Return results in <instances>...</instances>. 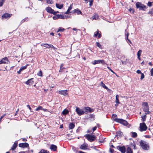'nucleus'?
<instances>
[{
	"label": "nucleus",
	"instance_id": "obj_19",
	"mask_svg": "<svg viewBox=\"0 0 153 153\" xmlns=\"http://www.w3.org/2000/svg\"><path fill=\"white\" fill-rule=\"evenodd\" d=\"M56 7L59 9H61L63 6V4H59L56 3Z\"/></svg>",
	"mask_w": 153,
	"mask_h": 153
},
{
	"label": "nucleus",
	"instance_id": "obj_23",
	"mask_svg": "<svg viewBox=\"0 0 153 153\" xmlns=\"http://www.w3.org/2000/svg\"><path fill=\"white\" fill-rule=\"evenodd\" d=\"M100 85L103 87L104 88L107 90L108 88V87L103 83L102 82H101L100 84Z\"/></svg>",
	"mask_w": 153,
	"mask_h": 153
},
{
	"label": "nucleus",
	"instance_id": "obj_24",
	"mask_svg": "<svg viewBox=\"0 0 153 153\" xmlns=\"http://www.w3.org/2000/svg\"><path fill=\"white\" fill-rule=\"evenodd\" d=\"M126 153H133L132 150L130 147H128L127 148L126 150Z\"/></svg>",
	"mask_w": 153,
	"mask_h": 153
},
{
	"label": "nucleus",
	"instance_id": "obj_51",
	"mask_svg": "<svg viewBox=\"0 0 153 153\" xmlns=\"http://www.w3.org/2000/svg\"><path fill=\"white\" fill-rule=\"evenodd\" d=\"M88 109H89V112H91L93 111V109H91L90 108L88 107Z\"/></svg>",
	"mask_w": 153,
	"mask_h": 153
},
{
	"label": "nucleus",
	"instance_id": "obj_50",
	"mask_svg": "<svg viewBox=\"0 0 153 153\" xmlns=\"http://www.w3.org/2000/svg\"><path fill=\"white\" fill-rule=\"evenodd\" d=\"M84 109H85V112L86 113H88L89 112V109H88V107L85 108Z\"/></svg>",
	"mask_w": 153,
	"mask_h": 153
},
{
	"label": "nucleus",
	"instance_id": "obj_61",
	"mask_svg": "<svg viewBox=\"0 0 153 153\" xmlns=\"http://www.w3.org/2000/svg\"><path fill=\"white\" fill-rule=\"evenodd\" d=\"M27 106L28 107L29 109L30 110L31 109V108L30 107V106L29 105H27Z\"/></svg>",
	"mask_w": 153,
	"mask_h": 153
},
{
	"label": "nucleus",
	"instance_id": "obj_39",
	"mask_svg": "<svg viewBox=\"0 0 153 153\" xmlns=\"http://www.w3.org/2000/svg\"><path fill=\"white\" fill-rule=\"evenodd\" d=\"M142 52V51L141 50H139L137 53V56H140L141 55V53Z\"/></svg>",
	"mask_w": 153,
	"mask_h": 153
},
{
	"label": "nucleus",
	"instance_id": "obj_34",
	"mask_svg": "<svg viewBox=\"0 0 153 153\" xmlns=\"http://www.w3.org/2000/svg\"><path fill=\"white\" fill-rule=\"evenodd\" d=\"M98 16L97 15V14H96V13H95L94 14V15L93 16V19H96L98 18Z\"/></svg>",
	"mask_w": 153,
	"mask_h": 153
},
{
	"label": "nucleus",
	"instance_id": "obj_26",
	"mask_svg": "<svg viewBox=\"0 0 153 153\" xmlns=\"http://www.w3.org/2000/svg\"><path fill=\"white\" fill-rule=\"evenodd\" d=\"M62 113L63 115H66L69 113V111L67 109H65Z\"/></svg>",
	"mask_w": 153,
	"mask_h": 153
},
{
	"label": "nucleus",
	"instance_id": "obj_13",
	"mask_svg": "<svg viewBox=\"0 0 153 153\" xmlns=\"http://www.w3.org/2000/svg\"><path fill=\"white\" fill-rule=\"evenodd\" d=\"M123 135V133L122 132L118 131L117 132L116 135L117 138L121 137Z\"/></svg>",
	"mask_w": 153,
	"mask_h": 153
},
{
	"label": "nucleus",
	"instance_id": "obj_41",
	"mask_svg": "<svg viewBox=\"0 0 153 153\" xmlns=\"http://www.w3.org/2000/svg\"><path fill=\"white\" fill-rule=\"evenodd\" d=\"M37 75L39 76H42V72L40 71L37 74Z\"/></svg>",
	"mask_w": 153,
	"mask_h": 153
},
{
	"label": "nucleus",
	"instance_id": "obj_32",
	"mask_svg": "<svg viewBox=\"0 0 153 153\" xmlns=\"http://www.w3.org/2000/svg\"><path fill=\"white\" fill-rule=\"evenodd\" d=\"M65 30V29L63 28L60 27L59 28L58 30L56 32L58 33L59 32H62Z\"/></svg>",
	"mask_w": 153,
	"mask_h": 153
},
{
	"label": "nucleus",
	"instance_id": "obj_63",
	"mask_svg": "<svg viewBox=\"0 0 153 153\" xmlns=\"http://www.w3.org/2000/svg\"><path fill=\"white\" fill-rule=\"evenodd\" d=\"M22 71L21 70V69L19 71H17V72L19 74H20Z\"/></svg>",
	"mask_w": 153,
	"mask_h": 153
},
{
	"label": "nucleus",
	"instance_id": "obj_36",
	"mask_svg": "<svg viewBox=\"0 0 153 153\" xmlns=\"http://www.w3.org/2000/svg\"><path fill=\"white\" fill-rule=\"evenodd\" d=\"M42 107L41 106H39L35 110L36 111H38L39 110H42Z\"/></svg>",
	"mask_w": 153,
	"mask_h": 153
},
{
	"label": "nucleus",
	"instance_id": "obj_45",
	"mask_svg": "<svg viewBox=\"0 0 153 153\" xmlns=\"http://www.w3.org/2000/svg\"><path fill=\"white\" fill-rule=\"evenodd\" d=\"M49 48H53L54 50H55V49H57V48H56L55 47H54L53 46V45H52L49 44Z\"/></svg>",
	"mask_w": 153,
	"mask_h": 153
},
{
	"label": "nucleus",
	"instance_id": "obj_37",
	"mask_svg": "<svg viewBox=\"0 0 153 153\" xmlns=\"http://www.w3.org/2000/svg\"><path fill=\"white\" fill-rule=\"evenodd\" d=\"M58 16L59 17V19H64L65 18V16H64L62 15H59Z\"/></svg>",
	"mask_w": 153,
	"mask_h": 153
},
{
	"label": "nucleus",
	"instance_id": "obj_64",
	"mask_svg": "<svg viewBox=\"0 0 153 153\" xmlns=\"http://www.w3.org/2000/svg\"><path fill=\"white\" fill-rule=\"evenodd\" d=\"M22 140L23 141H24V142L26 141L27 140L25 138H22Z\"/></svg>",
	"mask_w": 153,
	"mask_h": 153
},
{
	"label": "nucleus",
	"instance_id": "obj_38",
	"mask_svg": "<svg viewBox=\"0 0 153 153\" xmlns=\"http://www.w3.org/2000/svg\"><path fill=\"white\" fill-rule=\"evenodd\" d=\"M80 50H79V49H78V50H77L76 52L75 53H76V56H77V55L78 56V58H80V55H79V54L78 53V52L80 51Z\"/></svg>",
	"mask_w": 153,
	"mask_h": 153
},
{
	"label": "nucleus",
	"instance_id": "obj_60",
	"mask_svg": "<svg viewBox=\"0 0 153 153\" xmlns=\"http://www.w3.org/2000/svg\"><path fill=\"white\" fill-rule=\"evenodd\" d=\"M129 11L131 12H132V13H133L134 12V10L133 9H129Z\"/></svg>",
	"mask_w": 153,
	"mask_h": 153
},
{
	"label": "nucleus",
	"instance_id": "obj_46",
	"mask_svg": "<svg viewBox=\"0 0 153 153\" xmlns=\"http://www.w3.org/2000/svg\"><path fill=\"white\" fill-rule=\"evenodd\" d=\"M141 76L140 78L141 80H142L144 77V74L142 73L141 74Z\"/></svg>",
	"mask_w": 153,
	"mask_h": 153
},
{
	"label": "nucleus",
	"instance_id": "obj_11",
	"mask_svg": "<svg viewBox=\"0 0 153 153\" xmlns=\"http://www.w3.org/2000/svg\"><path fill=\"white\" fill-rule=\"evenodd\" d=\"M33 79L32 78L28 79L27 81L25 82V83L26 84L28 85H32L34 83Z\"/></svg>",
	"mask_w": 153,
	"mask_h": 153
},
{
	"label": "nucleus",
	"instance_id": "obj_52",
	"mask_svg": "<svg viewBox=\"0 0 153 153\" xmlns=\"http://www.w3.org/2000/svg\"><path fill=\"white\" fill-rule=\"evenodd\" d=\"M151 75L152 76H153V68H152L150 71Z\"/></svg>",
	"mask_w": 153,
	"mask_h": 153
},
{
	"label": "nucleus",
	"instance_id": "obj_28",
	"mask_svg": "<svg viewBox=\"0 0 153 153\" xmlns=\"http://www.w3.org/2000/svg\"><path fill=\"white\" fill-rule=\"evenodd\" d=\"M132 134V137L133 138H135L137 136V134L135 132H131Z\"/></svg>",
	"mask_w": 153,
	"mask_h": 153
},
{
	"label": "nucleus",
	"instance_id": "obj_22",
	"mask_svg": "<svg viewBox=\"0 0 153 153\" xmlns=\"http://www.w3.org/2000/svg\"><path fill=\"white\" fill-rule=\"evenodd\" d=\"M75 125L73 123H71L69 124V128L70 129H72L74 128L75 127Z\"/></svg>",
	"mask_w": 153,
	"mask_h": 153
},
{
	"label": "nucleus",
	"instance_id": "obj_55",
	"mask_svg": "<svg viewBox=\"0 0 153 153\" xmlns=\"http://www.w3.org/2000/svg\"><path fill=\"white\" fill-rule=\"evenodd\" d=\"M137 74H141V73H142L141 72V71H140V70H137Z\"/></svg>",
	"mask_w": 153,
	"mask_h": 153
},
{
	"label": "nucleus",
	"instance_id": "obj_40",
	"mask_svg": "<svg viewBox=\"0 0 153 153\" xmlns=\"http://www.w3.org/2000/svg\"><path fill=\"white\" fill-rule=\"evenodd\" d=\"M47 3L48 4L53 3V1L52 0H46Z\"/></svg>",
	"mask_w": 153,
	"mask_h": 153
},
{
	"label": "nucleus",
	"instance_id": "obj_14",
	"mask_svg": "<svg viewBox=\"0 0 153 153\" xmlns=\"http://www.w3.org/2000/svg\"><path fill=\"white\" fill-rule=\"evenodd\" d=\"M17 145H18L17 141H16L13 144V145L10 149L12 150H15L16 149V147H17Z\"/></svg>",
	"mask_w": 153,
	"mask_h": 153
},
{
	"label": "nucleus",
	"instance_id": "obj_57",
	"mask_svg": "<svg viewBox=\"0 0 153 153\" xmlns=\"http://www.w3.org/2000/svg\"><path fill=\"white\" fill-rule=\"evenodd\" d=\"M97 127L96 126H95L93 128V129H92V130H93V131H95V130H96V129H97Z\"/></svg>",
	"mask_w": 153,
	"mask_h": 153
},
{
	"label": "nucleus",
	"instance_id": "obj_54",
	"mask_svg": "<svg viewBox=\"0 0 153 153\" xmlns=\"http://www.w3.org/2000/svg\"><path fill=\"white\" fill-rule=\"evenodd\" d=\"M107 68L109 70L113 73L114 74H115V73L111 69L110 67H108Z\"/></svg>",
	"mask_w": 153,
	"mask_h": 153
},
{
	"label": "nucleus",
	"instance_id": "obj_16",
	"mask_svg": "<svg viewBox=\"0 0 153 153\" xmlns=\"http://www.w3.org/2000/svg\"><path fill=\"white\" fill-rule=\"evenodd\" d=\"M50 149L53 151H56V150L57 147L56 146L53 144H52L50 146Z\"/></svg>",
	"mask_w": 153,
	"mask_h": 153
},
{
	"label": "nucleus",
	"instance_id": "obj_5",
	"mask_svg": "<svg viewBox=\"0 0 153 153\" xmlns=\"http://www.w3.org/2000/svg\"><path fill=\"white\" fill-rule=\"evenodd\" d=\"M85 136L88 140L91 142L94 141L96 139V137L94 135H90L89 134H86Z\"/></svg>",
	"mask_w": 153,
	"mask_h": 153
},
{
	"label": "nucleus",
	"instance_id": "obj_30",
	"mask_svg": "<svg viewBox=\"0 0 153 153\" xmlns=\"http://www.w3.org/2000/svg\"><path fill=\"white\" fill-rule=\"evenodd\" d=\"M119 96L118 95H117L116 96V100L115 102L117 104H120V102L119 101L118 99Z\"/></svg>",
	"mask_w": 153,
	"mask_h": 153
},
{
	"label": "nucleus",
	"instance_id": "obj_49",
	"mask_svg": "<svg viewBox=\"0 0 153 153\" xmlns=\"http://www.w3.org/2000/svg\"><path fill=\"white\" fill-rule=\"evenodd\" d=\"M6 115V114H4L3 115H2L0 118V123L1 122V120Z\"/></svg>",
	"mask_w": 153,
	"mask_h": 153
},
{
	"label": "nucleus",
	"instance_id": "obj_21",
	"mask_svg": "<svg viewBox=\"0 0 153 153\" xmlns=\"http://www.w3.org/2000/svg\"><path fill=\"white\" fill-rule=\"evenodd\" d=\"M74 13H76L77 15H79L80 14H82V12L81 11L78 9H75L74 10Z\"/></svg>",
	"mask_w": 153,
	"mask_h": 153
},
{
	"label": "nucleus",
	"instance_id": "obj_8",
	"mask_svg": "<svg viewBox=\"0 0 153 153\" xmlns=\"http://www.w3.org/2000/svg\"><path fill=\"white\" fill-rule=\"evenodd\" d=\"M92 63L94 65L98 63H102L103 65L105 64V61L103 60H95L94 62H92Z\"/></svg>",
	"mask_w": 153,
	"mask_h": 153
},
{
	"label": "nucleus",
	"instance_id": "obj_35",
	"mask_svg": "<svg viewBox=\"0 0 153 153\" xmlns=\"http://www.w3.org/2000/svg\"><path fill=\"white\" fill-rule=\"evenodd\" d=\"M58 16H59V14L56 15L54 16H53V18L54 20L57 19H59V17Z\"/></svg>",
	"mask_w": 153,
	"mask_h": 153
},
{
	"label": "nucleus",
	"instance_id": "obj_33",
	"mask_svg": "<svg viewBox=\"0 0 153 153\" xmlns=\"http://www.w3.org/2000/svg\"><path fill=\"white\" fill-rule=\"evenodd\" d=\"M39 153H49V152H47L45 150L42 149L41 150Z\"/></svg>",
	"mask_w": 153,
	"mask_h": 153
},
{
	"label": "nucleus",
	"instance_id": "obj_27",
	"mask_svg": "<svg viewBox=\"0 0 153 153\" xmlns=\"http://www.w3.org/2000/svg\"><path fill=\"white\" fill-rule=\"evenodd\" d=\"M41 46H44V47H45L47 48H49V44H42L41 45Z\"/></svg>",
	"mask_w": 153,
	"mask_h": 153
},
{
	"label": "nucleus",
	"instance_id": "obj_1",
	"mask_svg": "<svg viewBox=\"0 0 153 153\" xmlns=\"http://www.w3.org/2000/svg\"><path fill=\"white\" fill-rule=\"evenodd\" d=\"M143 110L145 112V114H150L151 112L149 111V107L148 105V103L146 102H143L142 103Z\"/></svg>",
	"mask_w": 153,
	"mask_h": 153
},
{
	"label": "nucleus",
	"instance_id": "obj_31",
	"mask_svg": "<svg viewBox=\"0 0 153 153\" xmlns=\"http://www.w3.org/2000/svg\"><path fill=\"white\" fill-rule=\"evenodd\" d=\"M28 65V64H27L25 66H22L20 68V69H21V70L22 71L24 70L25 69H26L27 66Z\"/></svg>",
	"mask_w": 153,
	"mask_h": 153
},
{
	"label": "nucleus",
	"instance_id": "obj_9",
	"mask_svg": "<svg viewBox=\"0 0 153 153\" xmlns=\"http://www.w3.org/2000/svg\"><path fill=\"white\" fill-rule=\"evenodd\" d=\"M9 62V61L6 57L3 58L0 61V64H8V62Z\"/></svg>",
	"mask_w": 153,
	"mask_h": 153
},
{
	"label": "nucleus",
	"instance_id": "obj_6",
	"mask_svg": "<svg viewBox=\"0 0 153 153\" xmlns=\"http://www.w3.org/2000/svg\"><path fill=\"white\" fill-rule=\"evenodd\" d=\"M140 131H145L146 130L147 127L144 123H140Z\"/></svg>",
	"mask_w": 153,
	"mask_h": 153
},
{
	"label": "nucleus",
	"instance_id": "obj_43",
	"mask_svg": "<svg viewBox=\"0 0 153 153\" xmlns=\"http://www.w3.org/2000/svg\"><path fill=\"white\" fill-rule=\"evenodd\" d=\"M117 115L115 114H113L112 115V117L113 118L114 120V118H117L116 117H117Z\"/></svg>",
	"mask_w": 153,
	"mask_h": 153
},
{
	"label": "nucleus",
	"instance_id": "obj_2",
	"mask_svg": "<svg viewBox=\"0 0 153 153\" xmlns=\"http://www.w3.org/2000/svg\"><path fill=\"white\" fill-rule=\"evenodd\" d=\"M140 144L142 148L144 150H148L149 149V143L146 141L141 140L140 142Z\"/></svg>",
	"mask_w": 153,
	"mask_h": 153
},
{
	"label": "nucleus",
	"instance_id": "obj_15",
	"mask_svg": "<svg viewBox=\"0 0 153 153\" xmlns=\"http://www.w3.org/2000/svg\"><path fill=\"white\" fill-rule=\"evenodd\" d=\"M67 90L60 91H59V93L63 95H67Z\"/></svg>",
	"mask_w": 153,
	"mask_h": 153
},
{
	"label": "nucleus",
	"instance_id": "obj_3",
	"mask_svg": "<svg viewBox=\"0 0 153 153\" xmlns=\"http://www.w3.org/2000/svg\"><path fill=\"white\" fill-rule=\"evenodd\" d=\"M136 6L137 8L139 9L140 10H145V9L147 7L144 5L142 4L141 3L137 2L136 4Z\"/></svg>",
	"mask_w": 153,
	"mask_h": 153
},
{
	"label": "nucleus",
	"instance_id": "obj_47",
	"mask_svg": "<svg viewBox=\"0 0 153 153\" xmlns=\"http://www.w3.org/2000/svg\"><path fill=\"white\" fill-rule=\"evenodd\" d=\"M72 7V4L70 5V6L68 7V11H70L71 10Z\"/></svg>",
	"mask_w": 153,
	"mask_h": 153
},
{
	"label": "nucleus",
	"instance_id": "obj_62",
	"mask_svg": "<svg viewBox=\"0 0 153 153\" xmlns=\"http://www.w3.org/2000/svg\"><path fill=\"white\" fill-rule=\"evenodd\" d=\"M3 4V2L1 1H0V7L2 6Z\"/></svg>",
	"mask_w": 153,
	"mask_h": 153
},
{
	"label": "nucleus",
	"instance_id": "obj_44",
	"mask_svg": "<svg viewBox=\"0 0 153 153\" xmlns=\"http://www.w3.org/2000/svg\"><path fill=\"white\" fill-rule=\"evenodd\" d=\"M96 43V44H97L96 45V46H97L99 48H100L101 47V45H100V44L98 42H97Z\"/></svg>",
	"mask_w": 153,
	"mask_h": 153
},
{
	"label": "nucleus",
	"instance_id": "obj_59",
	"mask_svg": "<svg viewBox=\"0 0 153 153\" xmlns=\"http://www.w3.org/2000/svg\"><path fill=\"white\" fill-rule=\"evenodd\" d=\"M25 22V21H28V18L27 17L25 18L24 19Z\"/></svg>",
	"mask_w": 153,
	"mask_h": 153
},
{
	"label": "nucleus",
	"instance_id": "obj_12",
	"mask_svg": "<svg viewBox=\"0 0 153 153\" xmlns=\"http://www.w3.org/2000/svg\"><path fill=\"white\" fill-rule=\"evenodd\" d=\"M12 15V14H10L8 13H5L1 17L2 19H6L7 18H10Z\"/></svg>",
	"mask_w": 153,
	"mask_h": 153
},
{
	"label": "nucleus",
	"instance_id": "obj_17",
	"mask_svg": "<svg viewBox=\"0 0 153 153\" xmlns=\"http://www.w3.org/2000/svg\"><path fill=\"white\" fill-rule=\"evenodd\" d=\"M119 149L122 153H125L126 152V148L124 146L119 147Z\"/></svg>",
	"mask_w": 153,
	"mask_h": 153
},
{
	"label": "nucleus",
	"instance_id": "obj_58",
	"mask_svg": "<svg viewBox=\"0 0 153 153\" xmlns=\"http://www.w3.org/2000/svg\"><path fill=\"white\" fill-rule=\"evenodd\" d=\"M70 13V11H68V10H67V11L65 13L66 14H69Z\"/></svg>",
	"mask_w": 153,
	"mask_h": 153
},
{
	"label": "nucleus",
	"instance_id": "obj_10",
	"mask_svg": "<svg viewBox=\"0 0 153 153\" xmlns=\"http://www.w3.org/2000/svg\"><path fill=\"white\" fill-rule=\"evenodd\" d=\"M19 147L21 148H25L29 146V144L27 143H20L19 144Z\"/></svg>",
	"mask_w": 153,
	"mask_h": 153
},
{
	"label": "nucleus",
	"instance_id": "obj_42",
	"mask_svg": "<svg viewBox=\"0 0 153 153\" xmlns=\"http://www.w3.org/2000/svg\"><path fill=\"white\" fill-rule=\"evenodd\" d=\"M152 2H150V1H149L148 2V3L147 4V5L149 7H151L152 6Z\"/></svg>",
	"mask_w": 153,
	"mask_h": 153
},
{
	"label": "nucleus",
	"instance_id": "obj_18",
	"mask_svg": "<svg viewBox=\"0 0 153 153\" xmlns=\"http://www.w3.org/2000/svg\"><path fill=\"white\" fill-rule=\"evenodd\" d=\"M46 11L50 13H52V12L53 11V10L52 9L51 7H48L46 9Z\"/></svg>",
	"mask_w": 153,
	"mask_h": 153
},
{
	"label": "nucleus",
	"instance_id": "obj_7",
	"mask_svg": "<svg viewBox=\"0 0 153 153\" xmlns=\"http://www.w3.org/2000/svg\"><path fill=\"white\" fill-rule=\"evenodd\" d=\"M76 111L78 114L80 116L83 114L85 112L77 107H76Z\"/></svg>",
	"mask_w": 153,
	"mask_h": 153
},
{
	"label": "nucleus",
	"instance_id": "obj_4",
	"mask_svg": "<svg viewBox=\"0 0 153 153\" xmlns=\"http://www.w3.org/2000/svg\"><path fill=\"white\" fill-rule=\"evenodd\" d=\"M115 121L121 123L124 126H127L128 124V122L126 120L122 119L115 118L114 119Z\"/></svg>",
	"mask_w": 153,
	"mask_h": 153
},
{
	"label": "nucleus",
	"instance_id": "obj_25",
	"mask_svg": "<svg viewBox=\"0 0 153 153\" xmlns=\"http://www.w3.org/2000/svg\"><path fill=\"white\" fill-rule=\"evenodd\" d=\"M80 148L83 150H85L87 149V146L84 144H82L81 145Z\"/></svg>",
	"mask_w": 153,
	"mask_h": 153
},
{
	"label": "nucleus",
	"instance_id": "obj_29",
	"mask_svg": "<svg viewBox=\"0 0 153 153\" xmlns=\"http://www.w3.org/2000/svg\"><path fill=\"white\" fill-rule=\"evenodd\" d=\"M146 115L145 114V115L141 117V118L142 120V121L144 122L146 121Z\"/></svg>",
	"mask_w": 153,
	"mask_h": 153
},
{
	"label": "nucleus",
	"instance_id": "obj_56",
	"mask_svg": "<svg viewBox=\"0 0 153 153\" xmlns=\"http://www.w3.org/2000/svg\"><path fill=\"white\" fill-rule=\"evenodd\" d=\"M145 137L147 138H150L151 137V136H150L148 135H145Z\"/></svg>",
	"mask_w": 153,
	"mask_h": 153
},
{
	"label": "nucleus",
	"instance_id": "obj_48",
	"mask_svg": "<svg viewBox=\"0 0 153 153\" xmlns=\"http://www.w3.org/2000/svg\"><path fill=\"white\" fill-rule=\"evenodd\" d=\"M153 13V9H151L148 13L149 14H152Z\"/></svg>",
	"mask_w": 153,
	"mask_h": 153
},
{
	"label": "nucleus",
	"instance_id": "obj_53",
	"mask_svg": "<svg viewBox=\"0 0 153 153\" xmlns=\"http://www.w3.org/2000/svg\"><path fill=\"white\" fill-rule=\"evenodd\" d=\"M125 35L126 36H128L129 35L128 33L126 31V30H125Z\"/></svg>",
	"mask_w": 153,
	"mask_h": 153
},
{
	"label": "nucleus",
	"instance_id": "obj_20",
	"mask_svg": "<svg viewBox=\"0 0 153 153\" xmlns=\"http://www.w3.org/2000/svg\"><path fill=\"white\" fill-rule=\"evenodd\" d=\"M94 35L95 37H97L98 36V38H100L101 37V34L100 33H99V31L98 30H97V33L94 34Z\"/></svg>",
	"mask_w": 153,
	"mask_h": 153
}]
</instances>
